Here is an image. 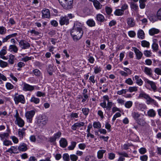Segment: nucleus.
Instances as JSON below:
<instances>
[{
  "label": "nucleus",
  "mask_w": 161,
  "mask_h": 161,
  "mask_svg": "<svg viewBox=\"0 0 161 161\" xmlns=\"http://www.w3.org/2000/svg\"><path fill=\"white\" fill-rule=\"evenodd\" d=\"M137 35L138 37L141 39H144L145 37L144 33L143 31L141 29H140L138 31Z\"/></svg>",
  "instance_id": "5701e85b"
},
{
  "label": "nucleus",
  "mask_w": 161,
  "mask_h": 161,
  "mask_svg": "<svg viewBox=\"0 0 161 161\" xmlns=\"http://www.w3.org/2000/svg\"><path fill=\"white\" fill-rule=\"evenodd\" d=\"M30 101L31 102L33 103L36 104L39 103L40 101L39 98L36 97L34 96L32 97Z\"/></svg>",
  "instance_id": "473e14b6"
},
{
  "label": "nucleus",
  "mask_w": 161,
  "mask_h": 161,
  "mask_svg": "<svg viewBox=\"0 0 161 161\" xmlns=\"http://www.w3.org/2000/svg\"><path fill=\"white\" fill-rule=\"evenodd\" d=\"M36 96L39 97H44L45 95V93L44 92H42L41 91H37L36 93Z\"/></svg>",
  "instance_id": "e2e57ef3"
},
{
  "label": "nucleus",
  "mask_w": 161,
  "mask_h": 161,
  "mask_svg": "<svg viewBox=\"0 0 161 161\" xmlns=\"http://www.w3.org/2000/svg\"><path fill=\"white\" fill-rule=\"evenodd\" d=\"M47 157L45 159H42L39 161H51L50 158L51 157V154L48 153L46 155Z\"/></svg>",
  "instance_id": "13d9d810"
},
{
  "label": "nucleus",
  "mask_w": 161,
  "mask_h": 161,
  "mask_svg": "<svg viewBox=\"0 0 161 161\" xmlns=\"http://www.w3.org/2000/svg\"><path fill=\"white\" fill-rule=\"evenodd\" d=\"M136 106L137 108L140 110L145 109L146 108V106L145 104L140 103L138 102L136 103Z\"/></svg>",
  "instance_id": "72a5a7b5"
},
{
  "label": "nucleus",
  "mask_w": 161,
  "mask_h": 161,
  "mask_svg": "<svg viewBox=\"0 0 161 161\" xmlns=\"http://www.w3.org/2000/svg\"><path fill=\"white\" fill-rule=\"evenodd\" d=\"M14 117L16 118V120L15 121V124L18 125L19 126H20V118L19 117V114L18 111L16 110V114Z\"/></svg>",
  "instance_id": "6ab92c4d"
},
{
  "label": "nucleus",
  "mask_w": 161,
  "mask_h": 161,
  "mask_svg": "<svg viewBox=\"0 0 161 161\" xmlns=\"http://www.w3.org/2000/svg\"><path fill=\"white\" fill-rule=\"evenodd\" d=\"M48 121V118L45 115H42L39 117L38 123L40 126L43 127L46 125Z\"/></svg>",
  "instance_id": "20e7f679"
},
{
  "label": "nucleus",
  "mask_w": 161,
  "mask_h": 161,
  "mask_svg": "<svg viewBox=\"0 0 161 161\" xmlns=\"http://www.w3.org/2000/svg\"><path fill=\"white\" fill-rule=\"evenodd\" d=\"M130 6L131 9L134 10L136 11L138 9V7L137 4L135 2H131L130 3Z\"/></svg>",
  "instance_id": "4c0bfd02"
},
{
  "label": "nucleus",
  "mask_w": 161,
  "mask_h": 161,
  "mask_svg": "<svg viewBox=\"0 0 161 161\" xmlns=\"http://www.w3.org/2000/svg\"><path fill=\"white\" fill-rule=\"evenodd\" d=\"M121 116V114L119 112L116 113L113 116L112 120L113 122H114L116 119V118L119 117Z\"/></svg>",
  "instance_id": "4d7b16f0"
},
{
  "label": "nucleus",
  "mask_w": 161,
  "mask_h": 161,
  "mask_svg": "<svg viewBox=\"0 0 161 161\" xmlns=\"http://www.w3.org/2000/svg\"><path fill=\"white\" fill-rule=\"evenodd\" d=\"M136 57V58L138 60L140 59L143 56V53L138 49L136 47H132Z\"/></svg>",
  "instance_id": "1a4fd4ad"
},
{
  "label": "nucleus",
  "mask_w": 161,
  "mask_h": 161,
  "mask_svg": "<svg viewBox=\"0 0 161 161\" xmlns=\"http://www.w3.org/2000/svg\"><path fill=\"white\" fill-rule=\"evenodd\" d=\"M8 65L7 62H4L2 60H0V66L2 68H4Z\"/></svg>",
  "instance_id": "864d4df0"
},
{
  "label": "nucleus",
  "mask_w": 161,
  "mask_h": 161,
  "mask_svg": "<svg viewBox=\"0 0 161 161\" xmlns=\"http://www.w3.org/2000/svg\"><path fill=\"white\" fill-rule=\"evenodd\" d=\"M94 73L95 74H97L99 73L101 71V69L100 66H97L94 67Z\"/></svg>",
  "instance_id": "de8ad7c7"
},
{
  "label": "nucleus",
  "mask_w": 161,
  "mask_h": 161,
  "mask_svg": "<svg viewBox=\"0 0 161 161\" xmlns=\"http://www.w3.org/2000/svg\"><path fill=\"white\" fill-rule=\"evenodd\" d=\"M30 47V44L25 41H21V48L25 49L29 48Z\"/></svg>",
  "instance_id": "aec40b11"
},
{
  "label": "nucleus",
  "mask_w": 161,
  "mask_h": 161,
  "mask_svg": "<svg viewBox=\"0 0 161 161\" xmlns=\"http://www.w3.org/2000/svg\"><path fill=\"white\" fill-rule=\"evenodd\" d=\"M156 112L153 109H149L147 112V116L150 117H154L156 115Z\"/></svg>",
  "instance_id": "a211bd4d"
},
{
  "label": "nucleus",
  "mask_w": 161,
  "mask_h": 161,
  "mask_svg": "<svg viewBox=\"0 0 161 161\" xmlns=\"http://www.w3.org/2000/svg\"><path fill=\"white\" fill-rule=\"evenodd\" d=\"M63 159L65 161H69V154L68 153L64 154L63 155Z\"/></svg>",
  "instance_id": "338daca9"
},
{
  "label": "nucleus",
  "mask_w": 161,
  "mask_h": 161,
  "mask_svg": "<svg viewBox=\"0 0 161 161\" xmlns=\"http://www.w3.org/2000/svg\"><path fill=\"white\" fill-rule=\"evenodd\" d=\"M89 109L88 108H84L82 109V111L83 114L86 116H87L88 115L89 112Z\"/></svg>",
  "instance_id": "79ce46f5"
},
{
  "label": "nucleus",
  "mask_w": 161,
  "mask_h": 161,
  "mask_svg": "<svg viewBox=\"0 0 161 161\" xmlns=\"http://www.w3.org/2000/svg\"><path fill=\"white\" fill-rule=\"evenodd\" d=\"M60 146L63 148L65 147L68 145L66 139L64 138H61L59 141Z\"/></svg>",
  "instance_id": "2eb2a0df"
},
{
  "label": "nucleus",
  "mask_w": 161,
  "mask_h": 161,
  "mask_svg": "<svg viewBox=\"0 0 161 161\" xmlns=\"http://www.w3.org/2000/svg\"><path fill=\"white\" fill-rule=\"evenodd\" d=\"M14 100L15 104H18L20 102V95L16 94L14 97Z\"/></svg>",
  "instance_id": "ea45409f"
},
{
  "label": "nucleus",
  "mask_w": 161,
  "mask_h": 161,
  "mask_svg": "<svg viewBox=\"0 0 161 161\" xmlns=\"http://www.w3.org/2000/svg\"><path fill=\"white\" fill-rule=\"evenodd\" d=\"M76 142H72L70 145L68 147V149L69 150H74L76 146Z\"/></svg>",
  "instance_id": "e433bc0d"
},
{
  "label": "nucleus",
  "mask_w": 161,
  "mask_h": 161,
  "mask_svg": "<svg viewBox=\"0 0 161 161\" xmlns=\"http://www.w3.org/2000/svg\"><path fill=\"white\" fill-rule=\"evenodd\" d=\"M7 53L6 49H3L0 51V57L4 60H7V58L4 56Z\"/></svg>",
  "instance_id": "c85d7f7f"
},
{
  "label": "nucleus",
  "mask_w": 161,
  "mask_h": 161,
  "mask_svg": "<svg viewBox=\"0 0 161 161\" xmlns=\"http://www.w3.org/2000/svg\"><path fill=\"white\" fill-rule=\"evenodd\" d=\"M16 35H17V33H14L11 35H8L7 36L5 37L3 39L2 42H7L8 39L12 37L15 36Z\"/></svg>",
  "instance_id": "cd10ccee"
},
{
  "label": "nucleus",
  "mask_w": 161,
  "mask_h": 161,
  "mask_svg": "<svg viewBox=\"0 0 161 161\" xmlns=\"http://www.w3.org/2000/svg\"><path fill=\"white\" fill-rule=\"evenodd\" d=\"M127 26L129 27H133L135 25V22L134 18L132 17L128 18L126 19Z\"/></svg>",
  "instance_id": "9d476101"
},
{
  "label": "nucleus",
  "mask_w": 161,
  "mask_h": 161,
  "mask_svg": "<svg viewBox=\"0 0 161 161\" xmlns=\"http://www.w3.org/2000/svg\"><path fill=\"white\" fill-rule=\"evenodd\" d=\"M140 158L142 161H147L148 159V156L146 155H144L140 156Z\"/></svg>",
  "instance_id": "680f3d73"
},
{
  "label": "nucleus",
  "mask_w": 161,
  "mask_h": 161,
  "mask_svg": "<svg viewBox=\"0 0 161 161\" xmlns=\"http://www.w3.org/2000/svg\"><path fill=\"white\" fill-rule=\"evenodd\" d=\"M35 113V112L34 110L28 111L25 113V117L28 122L30 123L32 122V118Z\"/></svg>",
  "instance_id": "39448f33"
},
{
  "label": "nucleus",
  "mask_w": 161,
  "mask_h": 161,
  "mask_svg": "<svg viewBox=\"0 0 161 161\" xmlns=\"http://www.w3.org/2000/svg\"><path fill=\"white\" fill-rule=\"evenodd\" d=\"M129 36L131 37H134L136 35V32L133 31H130L128 32Z\"/></svg>",
  "instance_id": "6e6d98bb"
},
{
  "label": "nucleus",
  "mask_w": 161,
  "mask_h": 161,
  "mask_svg": "<svg viewBox=\"0 0 161 161\" xmlns=\"http://www.w3.org/2000/svg\"><path fill=\"white\" fill-rule=\"evenodd\" d=\"M61 135V132L58 131L56 133H55L51 137L49 138V141L51 142H55L56 139L59 138Z\"/></svg>",
  "instance_id": "9b49d317"
},
{
  "label": "nucleus",
  "mask_w": 161,
  "mask_h": 161,
  "mask_svg": "<svg viewBox=\"0 0 161 161\" xmlns=\"http://www.w3.org/2000/svg\"><path fill=\"white\" fill-rule=\"evenodd\" d=\"M28 149L27 145L24 143L21 144V151L25 152Z\"/></svg>",
  "instance_id": "09e8293b"
},
{
  "label": "nucleus",
  "mask_w": 161,
  "mask_h": 161,
  "mask_svg": "<svg viewBox=\"0 0 161 161\" xmlns=\"http://www.w3.org/2000/svg\"><path fill=\"white\" fill-rule=\"evenodd\" d=\"M23 88L24 90L25 91H32L34 89V86L24 84Z\"/></svg>",
  "instance_id": "412c9836"
},
{
  "label": "nucleus",
  "mask_w": 161,
  "mask_h": 161,
  "mask_svg": "<svg viewBox=\"0 0 161 161\" xmlns=\"http://www.w3.org/2000/svg\"><path fill=\"white\" fill-rule=\"evenodd\" d=\"M145 119L144 116H141L136 120V122L139 125H143L145 123Z\"/></svg>",
  "instance_id": "4be33fe9"
},
{
  "label": "nucleus",
  "mask_w": 161,
  "mask_h": 161,
  "mask_svg": "<svg viewBox=\"0 0 161 161\" xmlns=\"http://www.w3.org/2000/svg\"><path fill=\"white\" fill-rule=\"evenodd\" d=\"M139 98H144L146 100V103L147 104H149L151 103H153L155 104L156 102L154 99L152 98L147 94L143 92H141L138 97Z\"/></svg>",
  "instance_id": "f03ea898"
},
{
  "label": "nucleus",
  "mask_w": 161,
  "mask_h": 161,
  "mask_svg": "<svg viewBox=\"0 0 161 161\" xmlns=\"http://www.w3.org/2000/svg\"><path fill=\"white\" fill-rule=\"evenodd\" d=\"M136 80V84L139 86H142L143 83V81L140 78V77L138 75H135L133 77Z\"/></svg>",
  "instance_id": "b1692460"
},
{
  "label": "nucleus",
  "mask_w": 161,
  "mask_h": 161,
  "mask_svg": "<svg viewBox=\"0 0 161 161\" xmlns=\"http://www.w3.org/2000/svg\"><path fill=\"white\" fill-rule=\"evenodd\" d=\"M42 17L43 18H49L50 16L49 10L48 9L45 8L42 11Z\"/></svg>",
  "instance_id": "f8f14e48"
},
{
  "label": "nucleus",
  "mask_w": 161,
  "mask_h": 161,
  "mask_svg": "<svg viewBox=\"0 0 161 161\" xmlns=\"http://www.w3.org/2000/svg\"><path fill=\"white\" fill-rule=\"evenodd\" d=\"M144 72L147 75H151L152 70L151 68L147 67H145L144 69Z\"/></svg>",
  "instance_id": "c9c22d12"
},
{
  "label": "nucleus",
  "mask_w": 161,
  "mask_h": 161,
  "mask_svg": "<svg viewBox=\"0 0 161 161\" xmlns=\"http://www.w3.org/2000/svg\"><path fill=\"white\" fill-rule=\"evenodd\" d=\"M6 152H9L11 153H17L18 152L16 147L13 146L11 147L10 148L7 150Z\"/></svg>",
  "instance_id": "7c9ffc66"
},
{
  "label": "nucleus",
  "mask_w": 161,
  "mask_h": 161,
  "mask_svg": "<svg viewBox=\"0 0 161 161\" xmlns=\"http://www.w3.org/2000/svg\"><path fill=\"white\" fill-rule=\"evenodd\" d=\"M138 90V88L136 86H130L129 87L127 91L130 92H136Z\"/></svg>",
  "instance_id": "a18cd8bd"
},
{
  "label": "nucleus",
  "mask_w": 161,
  "mask_h": 161,
  "mask_svg": "<svg viewBox=\"0 0 161 161\" xmlns=\"http://www.w3.org/2000/svg\"><path fill=\"white\" fill-rule=\"evenodd\" d=\"M106 152V150H99L97 152V157L98 159H100L103 158L104 153Z\"/></svg>",
  "instance_id": "a878e982"
},
{
  "label": "nucleus",
  "mask_w": 161,
  "mask_h": 161,
  "mask_svg": "<svg viewBox=\"0 0 161 161\" xmlns=\"http://www.w3.org/2000/svg\"><path fill=\"white\" fill-rule=\"evenodd\" d=\"M18 48L16 46L14 45H11L9 47V50L10 51H14L15 53L17 52Z\"/></svg>",
  "instance_id": "a19ab883"
},
{
  "label": "nucleus",
  "mask_w": 161,
  "mask_h": 161,
  "mask_svg": "<svg viewBox=\"0 0 161 161\" xmlns=\"http://www.w3.org/2000/svg\"><path fill=\"white\" fill-rule=\"evenodd\" d=\"M93 127L95 128L100 129L101 126V125L99 122H95L93 124Z\"/></svg>",
  "instance_id": "37998d69"
},
{
  "label": "nucleus",
  "mask_w": 161,
  "mask_h": 161,
  "mask_svg": "<svg viewBox=\"0 0 161 161\" xmlns=\"http://www.w3.org/2000/svg\"><path fill=\"white\" fill-rule=\"evenodd\" d=\"M62 7L65 9H69L72 7L73 0H58Z\"/></svg>",
  "instance_id": "7ed1b4c3"
},
{
  "label": "nucleus",
  "mask_w": 161,
  "mask_h": 161,
  "mask_svg": "<svg viewBox=\"0 0 161 161\" xmlns=\"http://www.w3.org/2000/svg\"><path fill=\"white\" fill-rule=\"evenodd\" d=\"M127 92V90L126 89H122L117 92V94L119 95H121L123 94H125Z\"/></svg>",
  "instance_id": "052dcab7"
},
{
  "label": "nucleus",
  "mask_w": 161,
  "mask_h": 161,
  "mask_svg": "<svg viewBox=\"0 0 161 161\" xmlns=\"http://www.w3.org/2000/svg\"><path fill=\"white\" fill-rule=\"evenodd\" d=\"M117 101L118 104H119L121 105H124L125 103V101L123 99L121 98H118L117 99Z\"/></svg>",
  "instance_id": "bf43d9fd"
},
{
  "label": "nucleus",
  "mask_w": 161,
  "mask_h": 161,
  "mask_svg": "<svg viewBox=\"0 0 161 161\" xmlns=\"http://www.w3.org/2000/svg\"><path fill=\"white\" fill-rule=\"evenodd\" d=\"M83 25L82 23H81L78 21H76L74 23L73 29L82 30Z\"/></svg>",
  "instance_id": "ddd939ff"
},
{
  "label": "nucleus",
  "mask_w": 161,
  "mask_h": 161,
  "mask_svg": "<svg viewBox=\"0 0 161 161\" xmlns=\"http://www.w3.org/2000/svg\"><path fill=\"white\" fill-rule=\"evenodd\" d=\"M71 160L72 161H76L78 158V157L75 154H72L70 156Z\"/></svg>",
  "instance_id": "8fccbe9b"
},
{
  "label": "nucleus",
  "mask_w": 161,
  "mask_h": 161,
  "mask_svg": "<svg viewBox=\"0 0 161 161\" xmlns=\"http://www.w3.org/2000/svg\"><path fill=\"white\" fill-rule=\"evenodd\" d=\"M133 104V102L132 101H129L125 103L124 105L125 107L127 108H130Z\"/></svg>",
  "instance_id": "58836bf2"
},
{
  "label": "nucleus",
  "mask_w": 161,
  "mask_h": 161,
  "mask_svg": "<svg viewBox=\"0 0 161 161\" xmlns=\"http://www.w3.org/2000/svg\"><path fill=\"white\" fill-rule=\"evenodd\" d=\"M87 25L90 27H93L95 26V23L92 19H89L86 22Z\"/></svg>",
  "instance_id": "c756f323"
},
{
  "label": "nucleus",
  "mask_w": 161,
  "mask_h": 161,
  "mask_svg": "<svg viewBox=\"0 0 161 161\" xmlns=\"http://www.w3.org/2000/svg\"><path fill=\"white\" fill-rule=\"evenodd\" d=\"M124 14V11L121 9H116L114 12V14L116 16H119L123 15Z\"/></svg>",
  "instance_id": "2f4dec72"
},
{
  "label": "nucleus",
  "mask_w": 161,
  "mask_h": 161,
  "mask_svg": "<svg viewBox=\"0 0 161 161\" xmlns=\"http://www.w3.org/2000/svg\"><path fill=\"white\" fill-rule=\"evenodd\" d=\"M141 45L143 47H149L150 46L149 43L145 40L142 41L141 42Z\"/></svg>",
  "instance_id": "49530a36"
},
{
  "label": "nucleus",
  "mask_w": 161,
  "mask_h": 161,
  "mask_svg": "<svg viewBox=\"0 0 161 161\" xmlns=\"http://www.w3.org/2000/svg\"><path fill=\"white\" fill-rule=\"evenodd\" d=\"M144 54L147 57H149L151 55L152 53L150 51L145 50L144 51Z\"/></svg>",
  "instance_id": "0e129e2a"
},
{
  "label": "nucleus",
  "mask_w": 161,
  "mask_h": 161,
  "mask_svg": "<svg viewBox=\"0 0 161 161\" xmlns=\"http://www.w3.org/2000/svg\"><path fill=\"white\" fill-rule=\"evenodd\" d=\"M159 32V30L158 29L154 28L151 29L149 31V34L151 36L157 34Z\"/></svg>",
  "instance_id": "bb28decb"
},
{
  "label": "nucleus",
  "mask_w": 161,
  "mask_h": 161,
  "mask_svg": "<svg viewBox=\"0 0 161 161\" xmlns=\"http://www.w3.org/2000/svg\"><path fill=\"white\" fill-rule=\"evenodd\" d=\"M139 152L141 154H143L146 153L147 150L144 147H141L139 149Z\"/></svg>",
  "instance_id": "69168bd1"
},
{
  "label": "nucleus",
  "mask_w": 161,
  "mask_h": 161,
  "mask_svg": "<svg viewBox=\"0 0 161 161\" xmlns=\"http://www.w3.org/2000/svg\"><path fill=\"white\" fill-rule=\"evenodd\" d=\"M14 56L12 55H9V58L8 60V63L11 64H12L14 63Z\"/></svg>",
  "instance_id": "603ef678"
},
{
  "label": "nucleus",
  "mask_w": 161,
  "mask_h": 161,
  "mask_svg": "<svg viewBox=\"0 0 161 161\" xmlns=\"http://www.w3.org/2000/svg\"><path fill=\"white\" fill-rule=\"evenodd\" d=\"M6 32V29L3 26H0V34L1 35L5 34Z\"/></svg>",
  "instance_id": "5fc2aeb1"
},
{
  "label": "nucleus",
  "mask_w": 161,
  "mask_h": 161,
  "mask_svg": "<svg viewBox=\"0 0 161 161\" xmlns=\"http://www.w3.org/2000/svg\"><path fill=\"white\" fill-rule=\"evenodd\" d=\"M132 116L134 119L136 121L141 116H144L143 114L139 113L138 112H133L132 113Z\"/></svg>",
  "instance_id": "dca6fc26"
},
{
  "label": "nucleus",
  "mask_w": 161,
  "mask_h": 161,
  "mask_svg": "<svg viewBox=\"0 0 161 161\" xmlns=\"http://www.w3.org/2000/svg\"><path fill=\"white\" fill-rule=\"evenodd\" d=\"M144 81L145 83L149 85L153 91L156 92L157 90V86L156 83L153 81L149 80L148 79L146 78L144 79Z\"/></svg>",
  "instance_id": "0eeeda50"
},
{
  "label": "nucleus",
  "mask_w": 161,
  "mask_h": 161,
  "mask_svg": "<svg viewBox=\"0 0 161 161\" xmlns=\"http://www.w3.org/2000/svg\"><path fill=\"white\" fill-rule=\"evenodd\" d=\"M85 123L83 122H77L75 123L72 126L71 128L74 130H75L79 128L84 125Z\"/></svg>",
  "instance_id": "4468645a"
},
{
  "label": "nucleus",
  "mask_w": 161,
  "mask_h": 161,
  "mask_svg": "<svg viewBox=\"0 0 161 161\" xmlns=\"http://www.w3.org/2000/svg\"><path fill=\"white\" fill-rule=\"evenodd\" d=\"M96 20L99 22H103L104 21L105 18L102 14H98L96 15Z\"/></svg>",
  "instance_id": "393cba45"
},
{
  "label": "nucleus",
  "mask_w": 161,
  "mask_h": 161,
  "mask_svg": "<svg viewBox=\"0 0 161 161\" xmlns=\"http://www.w3.org/2000/svg\"><path fill=\"white\" fill-rule=\"evenodd\" d=\"M92 2L94 7L96 9L99 10L102 8V5L100 3L98 0H93L92 1Z\"/></svg>",
  "instance_id": "f3484780"
},
{
  "label": "nucleus",
  "mask_w": 161,
  "mask_h": 161,
  "mask_svg": "<svg viewBox=\"0 0 161 161\" xmlns=\"http://www.w3.org/2000/svg\"><path fill=\"white\" fill-rule=\"evenodd\" d=\"M59 23L61 25H67L69 23V19L66 16H61L60 18Z\"/></svg>",
  "instance_id": "6e6552de"
},
{
  "label": "nucleus",
  "mask_w": 161,
  "mask_h": 161,
  "mask_svg": "<svg viewBox=\"0 0 161 161\" xmlns=\"http://www.w3.org/2000/svg\"><path fill=\"white\" fill-rule=\"evenodd\" d=\"M85 160L86 161H93V157L92 156L88 155L86 156Z\"/></svg>",
  "instance_id": "774afa93"
},
{
  "label": "nucleus",
  "mask_w": 161,
  "mask_h": 161,
  "mask_svg": "<svg viewBox=\"0 0 161 161\" xmlns=\"http://www.w3.org/2000/svg\"><path fill=\"white\" fill-rule=\"evenodd\" d=\"M9 134L8 133H4L2 134H0V137L1 140H3L4 139L8 137Z\"/></svg>",
  "instance_id": "c03bdc74"
},
{
  "label": "nucleus",
  "mask_w": 161,
  "mask_h": 161,
  "mask_svg": "<svg viewBox=\"0 0 161 161\" xmlns=\"http://www.w3.org/2000/svg\"><path fill=\"white\" fill-rule=\"evenodd\" d=\"M125 82L129 85H132L133 84V81L130 78H128L126 79L125 80Z\"/></svg>",
  "instance_id": "3c124183"
},
{
  "label": "nucleus",
  "mask_w": 161,
  "mask_h": 161,
  "mask_svg": "<svg viewBox=\"0 0 161 161\" xmlns=\"http://www.w3.org/2000/svg\"><path fill=\"white\" fill-rule=\"evenodd\" d=\"M151 18L153 22L157 21L158 19L161 20V8L158 10L156 15H152Z\"/></svg>",
  "instance_id": "423d86ee"
},
{
  "label": "nucleus",
  "mask_w": 161,
  "mask_h": 161,
  "mask_svg": "<svg viewBox=\"0 0 161 161\" xmlns=\"http://www.w3.org/2000/svg\"><path fill=\"white\" fill-rule=\"evenodd\" d=\"M83 31L76 29H73L71 32V35L74 41H77L80 39L82 36Z\"/></svg>",
  "instance_id": "f257e3e1"
},
{
  "label": "nucleus",
  "mask_w": 161,
  "mask_h": 161,
  "mask_svg": "<svg viewBox=\"0 0 161 161\" xmlns=\"http://www.w3.org/2000/svg\"><path fill=\"white\" fill-rule=\"evenodd\" d=\"M147 0H139V7L141 9H143L145 8L146 6L145 3Z\"/></svg>",
  "instance_id": "f704fd0d"
}]
</instances>
